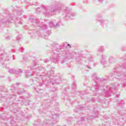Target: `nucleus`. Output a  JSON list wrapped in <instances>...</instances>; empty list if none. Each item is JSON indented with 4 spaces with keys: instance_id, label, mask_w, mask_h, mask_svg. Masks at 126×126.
Wrapping results in <instances>:
<instances>
[{
    "instance_id": "obj_1",
    "label": "nucleus",
    "mask_w": 126,
    "mask_h": 126,
    "mask_svg": "<svg viewBox=\"0 0 126 126\" xmlns=\"http://www.w3.org/2000/svg\"><path fill=\"white\" fill-rule=\"evenodd\" d=\"M68 46H69V44H68Z\"/></svg>"
}]
</instances>
